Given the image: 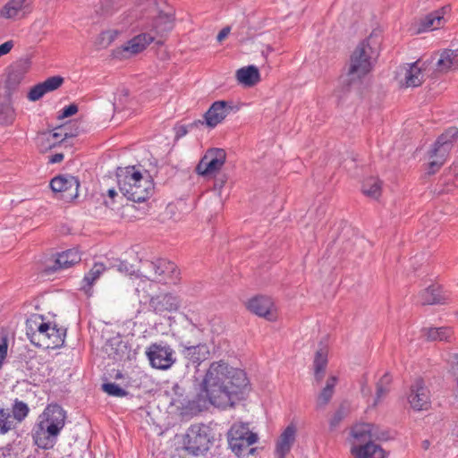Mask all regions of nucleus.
<instances>
[{
  "instance_id": "f257e3e1",
  "label": "nucleus",
  "mask_w": 458,
  "mask_h": 458,
  "mask_svg": "<svg viewBox=\"0 0 458 458\" xmlns=\"http://www.w3.org/2000/svg\"><path fill=\"white\" fill-rule=\"evenodd\" d=\"M199 386L210 404L225 409L243 398L249 379L242 369L221 360L210 363Z\"/></svg>"
},
{
  "instance_id": "f03ea898",
  "label": "nucleus",
  "mask_w": 458,
  "mask_h": 458,
  "mask_svg": "<svg viewBox=\"0 0 458 458\" xmlns=\"http://www.w3.org/2000/svg\"><path fill=\"white\" fill-rule=\"evenodd\" d=\"M66 412L57 403L48 404L32 428L33 444L43 450L54 448L65 425Z\"/></svg>"
},
{
  "instance_id": "7ed1b4c3",
  "label": "nucleus",
  "mask_w": 458,
  "mask_h": 458,
  "mask_svg": "<svg viewBox=\"0 0 458 458\" xmlns=\"http://www.w3.org/2000/svg\"><path fill=\"white\" fill-rule=\"evenodd\" d=\"M117 184L121 193L133 202H144L154 192V182L143 177L135 166L118 167Z\"/></svg>"
},
{
  "instance_id": "20e7f679",
  "label": "nucleus",
  "mask_w": 458,
  "mask_h": 458,
  "mask_svg": "<svg viewBox=\"0 0 458 458\" xmlns=\"http://www.w3.org/2000/svg\"><path fill=\"white\" fill-rule=\"evenodd\" d=\"M370 38L362 40L351 55V64L347 77L344 83V89L348 91L353 83H360V80L372 69L371 59L375 53L369 44Z\"/></svg>"
},
{
  "instance_id": "39448f33",
  "label": "nucleus",
  "mask_w": 458,
  "mask_h": 458,
  "mask_svg": "<svg viewBox=\"0 0 458 458\" xmlns=\"http://www.w3.org/2000/svg\"><path fill=\"white\" fill-rule=\"evenodd\" d=\"M212 428L203 423L191 425L183 437V448L191 455L199 456L209 450L213 444Z\"/></svg>"
},
{
  "instance_id": "423d86ee",
  "label": "nucleus",
  "mask_w": 458,
  "mask_h": 458,
  "mask_svg": "<svg viewBox=\"0 0 458 458\" xmlns=\"http://www.w3.org/2000/svg\"><path fill=\"white\" fill-rule=\"evenodd\" d=\"M457 139L456 127L448 128L437 139L432 149L428 152L429 157L433 158L428 164V174H434L440 169Z\"/></svg>"
},
{
  "instance_id": "0eeeda50",
  "label": "nucleus",
  "mask_w": 458,
  "mask_h": 458,
  "mask_svg": "<svg viewBox=\"0 0 458 458\" xmlns=\"http://www.w3.org/2000/svg\"><path fill=\"white\" fill-rule=\"evenodd\" d=\"M258 441V435L250 430L248 423H235L228 432V443L237 456Z\"/></svg>"
},
{
  "instance_id": "6e6552de",
  "label": "nucleus",
  "mask_w": 458,
  "mask_h": 458,
  "mask_svg": "<svg viewBox=\"0 0 458 458\" xmlns=\"http://www.w3.org/2000/svg\"><path fill=\"white\" fill-rule=\"evenodd\" d=\"M174 349L166 343L151 344L146 350L150 365L157 369H170L176 361Z\"/></svg>"
},
{
  "instance_id": "1a4fd4ad",
  "label": "nucleus",
  "mask_w": 458,
  "mask_h": 458,
  "mask_svg": "<svg viewBox=\"0 0 458 458\" xmlns=\"http://www.w3.org/2000/svg\"><path fill=\"white\" fill-rule=\"evenodd\" d=\"M148 267L153 272L151 275L153 281L165 284H175L179 281L180 271L170 260L158 259L148 262Z\"/></svg>"
},
{
  "instance_id": "9d476101",
  "label": "nucleus",
  "mask_w": 458,
  "mask_h": 458,
  "mask_svg": "<svg viewBox=\"0 0 458 458\" xmlns=\"http://www.w3.org/2000/svg\"><path fill=\"white\" fill-rule=\"evenodd\" d=\"M226 160V152L223 148H209L195 167V172L201 176H208L221 170Z\"/></svg>"
},
{
  "instance_id": "9b49d317",
  "label": "nucleus",
  "mask_w": 458,
  "mask_h": 458,
  "mask_svg": "<svg viewBox=\"0 0 458 458\" xmlns=\"http://www.w3.org/2000/svg\"><path fill=\"white\" fill-rule=\"evenodd\" d=\"M80 181L72 175H58L50 182V188L59 198L66 202H71L78 197Z\"/></svg>"
},
{
  "instance_id": "f8f14e48",
  "label": "nucleus",
  "mask_w": 458,
  "mask_h": 458,
  "mask_svg": "<svg viewBox=\"0 0 458 458\" xmlns=\"http://www.w3.org/2000/svg\"><path fill=\"white\" fill-rule=\"evenodd\" d=\"M154 39L155 37L150 33H140L130 39L126 44L114 49L113 56L117 59L129 58L132 55L143 51Z\"/></svg>"
},
{
  "instance_id": "ddd939ff",
  "label": "nucleus",
  "mask_w": 458,
  "mask_h": 458,
  "mask_svg": "<svg viewBox=\"0 0 458 458\" xmlns=\"http://www.w3.org/2000/svg\"><path fill=\"white\" fill-rule=\"evenodd\" d=\"M247 308L253 314L268 321H275L277 318V311L270 297L255 296L248 301Z\"/></svg>"
},
{
  "instance_id": "4468645a",
  "label": "nucleus",
  "mask_w": 458,
  "mask_h": 458,
  "mask_svg": "<svg viewBox=\"0 0 458 458\" xmlns=\"http://www.w3.org/2000/svg\"><path fill=\"white\" fill-rule=\"evenodd\" d=\"M233 109L232 102L225 100L215 101L204 114L203 124L205 123L209 128H215L225 120Z\"/></svg>"
},
{
  "instance_id": "2eb2a0df",
  "label": "nucleus",
  "mask_w": 458,
  "mask_h": 458,
  "mask_svg": "<svg viewBox=\"0 0 458 458\" xmlns=\"http://www.w3.org/2000/svg\"><path fill=\"white\" fill-rule=\"evenodd\" d=\"M408 400L415 411L427 410L429 407V391L424 386L422 379H417L411 386Z\"/></svg>"
},
{
  "instance_id": "dca6fc26",
  "label": "nucleus",
  "mask_w": 458,
  "mask_h": 458,
  "mask_svg": "<svg viewBox=\"0 0 458 458\" xmlns=\"http://www.w3.org/2000/svg\"><path fill=\"white\" fill-rule=\"evenodd\" d=\"M149 307L157 314L176 311L180 307V300L172 293H160L150 298Z\"/></svg>"
},
{
  "instance_id": "f3484780",
  "label": "nucleus",
  "mask_w": 458,
  "mask_h": 458,
  "mask_svg": "<svg viewBox=\"0 0 458 458\" xmlns=\"http://www.w3.org/2000/svg\"><path fill=\"white\" fill-rule=\"evenodd\" d=\"M81 259V254L76 249H70L65 251L57 254L56 259L54 261V265L52 267H46L45 272L47 274H52L58 269L68 268L77 263H79Z\"/></svg>"
},
{
  "instance_id": "a211bd4d",
  "label": "nucleus",
  "mask_w": 458,
  "mask_h": 458,
  "mask_svg": "<svg viewBox=\"0 0 458 458\" xmlns=\"http://www.w3.org/2000/svg\"><path fill=\"white\" fill-rule=\"evenodd\" d=\"M180 352L188 363H192L196 368L210 358L209 347L205 343L196 346L190 345L187 350H180Z\"/></svg>"
},
{
  "instance_id": "6ab92c4d",
  "label": "nucleus",
  "mask_w": 458,
  "mask_h": 458,
  "mask_svg": "<svg viewBox=\"0 0 458 458\" xmlns=\"http://www.w3.org/2000/svg\"><path fill=\"white\" fill-rule=\"evenodd\" d=\"M208 404H210L208 398L200 391L192 399L182 403L181 413L183 416L193 417L207 409Z\"/></svg>"
},
{
  "instance_id": "aec40b11",
  "label": "nucleus",
  "mask_w": 458,
  "mask_h": 458,
  "mask_svg": "<svg viewBox=\"0 0 458 458\" xmlns=\"http://www.w3.org/2000/svg\"><path fill=\"white\" fill-rule=\"evenodd\" d=\"M296 428L293 424H290L280 435L276 446V452L278 458H285L286 454L295 441Z\"/></svg>"
},
{
  "instance_id": "412c9836",
  "label": "nucleus",
  "mask_w": 458,
  "mask_h": 458,
  "mask_svg": "<svg viewBox=\"0 0 458 458\" xmlns=\"http://www.w3.org/2000/svg\"><path fill=\"white\" fill-rule=\"evenodd\" d=\"M174 13L171 7L169 10H160L158 14L154 18L152 29L157 34L163 35L171 31L174 28Z\"/></svg>"
},
{
  "instance_id": "4be33fe9",
  "label": "nucleus",
  "mask_w": 458,
  "mask_h": 458,
  "mask_svg": "<svg viewBox=\"0 0 458 458\" xmlns=\"http://www.w3.org/2000/svg\"><path fill=\"white\" fill-rule=\"evenodd\" d=\"M420 301L422 305L444 304L446 301L440 285L432 284L420 293Z\"/></svg>"
},
{
  "instance_id": "5701e85b",
  "label": "nucleus",
  "mask_w": 458,
  "mask_h": 458,
  "mask_svg": "<svg viewBox=\"0 0 458 458\" xmlns=\"http://www.w3.org/2000/svg\"><path fill=\"white\" fill-rule=\"evenodd\" d=\"M352 453L356 455V458H386V452L372 441H368L363 445L353 446Z\"/></svg>"
},
{
  "instance_id": "b1692460",
  "label": "nucleus",
  "mask_w": 458,
  "mask_h": 458,
  "mask_svg": "<svg viewBox=\"0 0 458 458\" xmlns=\"http://www.w3.org/2000/svg\"><path fill=\"white\" fill-rule=\"evenodd\" d=\"M24 79V72L21 69H12L8 72L4 81V93L2 97L13 98L14 92Z\"/></svg>"
},
{
  "instance_id": "393cba45",
  "label": "nucleus",
  "mask_w": 458,
  "mask_h": 458,
  "mask_svg": "<svg viewBox=\"0 0 458 458\" xmlns=\"http://www.w3.org/2000/svg\"><path fill=\"white\" fill-rule=\"evenodd\" d=\"M127 350V345L124 342L118 338H112L106 341L103 346V352L106 356L114 361L123 360Z\"/></svg>"
},
{
  "instance_id": "a878e982",
  "label": "nucleus",
  "mask_w": 458,
  "mask_h": 458,
  "mask_svg": "<svg viewBox=\"0 0 458 458\" xmlns=\"http://www.w3.org/2000/svg\"><path fill=\"white\" fill-rule=\"evenodd\" d=\"M236 79L241 84L246 87H252L260 81L259 71L254 65L242 67L237 70Z\"/></svg>"
},
{
  "instance_id": "bb28decb",
  "label": "nucleus",
  "mask_w": 458,
  "mask_h": 458,
  "mask_svg": "<svg viewBox=\"0 0 458 458\" xmlns=\"http://www.w3.org/2000/svg\"><path fill=\"white\" fill-rule=\"evenodd\" d=\"M422 332L428 341L451 342L454 335L450 327H426L422 329Z\"/></svg>"
},
{
  "instance_id": "cd10ccee",
  "label": "nucleus",
  "mask_w": 458,
  "mask_h": 458,
  "mask_svg": "<svg viewBox=\"0 0 458 458\" xmlns=\"http://www.w3.org/2000/svg\"><path fill=\"white\" fill-rule=\"evenodd\" d=\"M16 117L15 110L13 106V98L0 96V125L8 126L13 123Z\"/></svg>"
},
{
  "instance_id": "c85d7f7f",
  "label": "nucleus",
  "mask_w": 458,
  "mask_h": 458,
  "mask_svg": "<svg viewBox=\"0 0 458 458\" xmlns=\"http://www.w3.org/2000/svg\"><path fill=\"white\" fill-rule=\"evenodd\" d=\"M105 271L106 266L103 263H95L90 270L85 274L81 289L88 293L91 290L94 283Z\"/></svg>"
},
{
  "instance_id": "c756f323",
  "label": "nucleus",
  "mask_w": 458,
  "mask_h": 458,
  "mask_svg": "<svg viewBox=\"0 0 458 458\" xmlns=\"http://www.w3.org/2000/svg\"><path fill=\"white\" fill-rule=\"evenodd\" d=\"M458 67V55L451 49L444 50L437 62V69L439 72H447L451 68Z\"/></svg>"
},
{
  "instance_id": "7c9ffc66",
  "label": "nucleus",
  "mask_w": 458,
  "mask_h": 458,
  "mask_svg": "<svg viewBox=\"0 0 458 458\" xmlns=\"http://www.w3.org/2000/svg\"><path fill=\"white\" fill-rule=\"evenodd\" d=\"M313 365L315 379L319 383L324 377L327 365V351L326 349L321 348L316 352Z\"/></svg>"
},
{
  "instance_id": "2f4dec72",
  "label": "nucleus",
  "mask_w": 458,
  "mask_h": 458,
  "mask_svg": "<svg viewBox=\"0 0 458 458\" xmlns=\"http://www.w3.org/2000/svg\"><path fill=\"white\" fill-rule=\"evenodd\" d=\"M337 380L338 379L335 376H331L327 378L326 386L321 390L317 397L318 408H324L330 402L333 397Z\"/></svg>"
},
{
  "instance_id": "473e14b6",
  "label": "nucleus",
  "mask_w": 458,
  "mask_h": 458,
  "mask_svg": "<svg viewBox=\"0 0 458 458\" xmlns=\"http://www.w3.org/2000/svg\"><path fill=\"white\" fill-rule=\"evenodd\" d=\"M44 318L42 315L32 314L26 320V335L32 344V340L35 342L37 338V333L39 329L45 328Z\"/></svg>"
},
{
  "instance_id": "72a5a7b5",
  "label": "nucleus",
  "mask_w": 458,
  "mask_h": 458,
  "mask_svg": "<svg viewBox=\"0 0 458 458\" xmlns=\"http://www.w3.org/2000/svg\"><path fill=\"white\" fill-rule=\"evenodd\" d=\"M66 335V329L64 327H57L54 325L49 334L48 342H46L43 348L45 349H56L64 345Z\"/></svg>"
},
{
  "instance_id": "f704fd0d",
  "label": "nucleus",
  "mask_w": 458,
  "mask_h": 458,
  "mask_svg": "<svg viewBox=\"0 0 458 458\" xmlns=\"http://www.w3.org/2000/svg\"><path fill=\"white\" fill-rule=\"evenodd\" d=\"M374 429L373 424L360 423L352 428V435L356 440L367 443L373 438Z\"/></svg>"
},
{
  "instance_id": "c9c22d12",
  "label": "nucleus",
  "mask_w": 458,
  "mask_h": 458,
  "mask_svg": "<svg viewBox=\"0 0 458 458\" xmlns=\"http://www.w3.org/2000/svg\"><path fill=\"white\" fill-rule=\"evenodd\" d=\"M201 332L196 328L191 327L188 330V332L182 335L179 342L180 350H187L190 345H199L202 343Z\"/></svg>"
},
{
  "instance_id": "e433bc0d",
  "label": "nucleus",
  "mask_w": 458,
  "mask_h": 458,
  "mask_svg": "<svg viewBox=\"0 0 458 458\" xmlns=\"http://www.w3.org/2000/svg\"><path fill=\"white\" fill-rule=\"evenodd\" d=\"M406 87H418L423 81L421 69L417 66V62L410 65L404 76Z\"/></svg>"
},
{
  "instance_id": "4c0bfd02",
  "label": "nucleus",
  "mask_w": 458,
  "mask_h": 458,
  "mask_svg": "<svg viewBox=\"0 0 458 458\" xmlns=\"http://www.w3.org/2000/svg\"><path fill=\"white\" fill-rule=\"evenodd\" d=\"M362 192L372 199H378L381 195V181L375 177L365 180L362 183Z\"/></svg>"
},
{
  "instance_id": "58836bf2",
  "label": "nucleus",
  "mask_w": 458,
  "mask_h": 458,
  "mask_svg": "<svg viewBox=\"0 0 458 458\" xmlns=\"http://www.w3.org/2000/svg\"><path fill=\"white\" fill-rule=\"evenodd\" d=\"M443 19V14H441L438 11L428 13L420 20L419 30L425 31L428 30L437 29L441 25Z\"/></svg>"
},
{
  "instance_id": "ea45409f",
  "label": "nucleus",
  "mask_w": 458,
  "mask_h": 458,
  "mask_svg": "<svg viewBox=\"0 0 458 458\" xmlns=\"http://www.w3.org/2000/svg\"><path fill=\"white\" fill-rule=\"evenodd\" d=\"M27 0H10L0 11V15L6 19H12L18 15L25 6Z\"/></svg>"
},
{
  "instance_id": "a19ab883",
  "label": "nucleus",
  "mask_w": 458,
  "mask_h": 458,
  "mask_svg": "<svg viewBox=\"0 0 458 458\" xmlns=\"http://www.w3.org/2000/svg\"><path fill=\"white\" fill-rule=\"evenodd\" d=\"M392 384V376L389 373H385L380 379L377 381L376 388V399L375 405L377 402H379L382 398H384L390 391V386Z\"/></svg>"
},
{
  "instance_id": "79ce46f5",
  "label": "nucleus",
  "mask_w": 458,
  "mask_h": 458,
  "mask_svg": "<svg viewBox=\"0 0 458 458\" xmlns=\"http://www.w3.org/2000/svg\"><path fill=\"white\" fill-rule=\"evenodd\" d=\"M30 412V408L27 403L19 399H15L12 406V418L17 422H21L25 420Z\"/></svg>"
},
{
  "instance_id": "37998d69",
  "label": "nucleus",
  "mask_w": 458,
  "mask_h": 458,
  "mask_svg": "<svg viewBox=\"0 0 458 458\" xmlns=\"http://www.w3.org/2000/svg\"><path fill=\"white\" fill-rule=\"evenodd\" d=\"M15 428V422L8 409L0 408V435H5Z\"/></svg>"
},
{
  "instance_id": "c03bdc74",
  "label": "nucleus",
  "mask_w": 458,
  "mask_h": 458,
  "mask_svg": "<svg viewBox=\"0 0 458 458\" xmlns=\"http://www.w3.org/2000/svg\"><path fill=\"white\" fill-rule=\"evenodd\" d=\"M50 137V131H43L38 134L36 143L40 152H46L55 147V141Z\"/></svg>"
},
{
  "instance_id": "a18cd8bd",
  "label": "nucleus",
  "mask_w": 458,
  "mask_h": 458,
  "mask_svg": "<svg viewBox=\"0 0 458 458\" xmlns=\"http://www.w3.org/2000/svg\"><path fill=\"white\" fill-rule=\"evenodd\" d=\"M64 80L62 76L56 75L47 78L43 82H40L39 85L41 86L45 94H47L60 88L64 83Z\"/></svg>"
},
{
  "instance_id": "49530a36",
  "label": "nucleus",
  "mask_w": 458,
  "mask_h": 458,
  "mask_svg": "<svg viewBox=\"0 0 458 458\" xmlns=\"http://www.w3.org/2000/svg\"><path fill=\"white\" fill-rule=\"evenodd\" d=\"M67 126H59L55 129V131H50V137L54 141H55V146L62 143L64 140L69 138H73L74 133L67 131Z\"/></svg>"
},
{
  "instance_id": "de8ad7c7",
  "label": "nucleus",
  "mask_w": 458,
  "mask_h": 458,
  "mask_svg": "<svg viewBox=\"0 0 458 458\" xmlns=\"http://www.w3.org/2000/svg\"><path fill=\"white\" fill-rule=\"evenodd\" d=\"M43 325L45 326V328H43V329L40 328L39 332L37 333V338H36L35 342L32 340V344L37 347H43V345H45L46 342H48L47 336H49L52 326L49 322H45V321H44Z\"/></svg>"
},
{
  "instance_id": "09e8293b",
  "label": "nucleus",
  "mask_w": 458,
  "mask_h": 458,
  "mask_svg": "<svg viewBox=\"0 0 458 458\" xmlns=\"http://www.w3.org/2000/svg\"><path fill=\"white\" fill-rule=\"evenodd\" d=\"M102 389L108 395L115 396V397H123L128 394V392L123 388L120 387L115 383H104L102 385Z\"/></svg>"
},
{
  "instance_id": "8fccbe9b",
  "label": "nucleus",
  "mask_w": 458,
  "mask_h": 458,
  "mask_svg": "<svg viewBox=\"0 0 458 458\" xmlns=\"http://www.w3.org/2000/svg\"><path fill=\"white\" fill-rule=\"evenodd\" d=\"M347 412H348V411H347V408L345 407V405L344 403L341 404L330 420L329 426H330L331 430H334L336 427H338L340 422L347 415Z\"/></svg>"
},
{
  "instance_id": "3c124183",
  "label": "nucleus",
  "mask_w": 458,
  "mask_h": 458,
  "mask_svg": "<svg viewBox=\"0 0 458 458\" xmlns=\"http://www.w3.org/2000/svg\"><path fill=\"white\" fill-rule=\"evenodd\" d=\"M203 122L201 120L194 121L193 123L188 124V125H177L174 127L175 131V139H180L183 136H185L190 129H192L194 127H199V125H202Z\"/></svg>"
},
{
  "instance_id": "603ef678",
  "label": "nucleus",
  "mask_w": 458,
  "mask_h": 458,
  "mask_svg": "<svg viewBox=\"0 0 458 458\" xmlns=\"http://www.w3.org/2000/svg\"><path fill=\"white\" fill-rule=\"evenodd\" d=\"M44 95L45 92L39 83H38L30 89L27 97L29 100L35 102L39 100Z\"/></svg>"
},
{
  "instance_id": "864d4df0",
  "label": "nucleus",
  "mask_w": 458,
  "mask_h": 458,
  "mask_svg": "<svg viewBox=\"0 0 458 458\" xmlns=\"http://www.w3.org/2000/svg\"><path fill=\"white\" fill-rule=\"evenodd\" d=\"M78 112V106L76 104H71L64 106L57 116L58 119H64L75 114Z\"/></svg>"
},
{
  "instance_id": "5fc2aeb1",
  "label": "nucleus",
  "mask_w": 458,
  "mask_h": 458,
  "mask_svg": "<svg viewBox=\"0 0 458 458\" xmlns=\"http://www.w3.org/2000/svg\"><path fill=\"white\" fill-rule=\"evenodd\" d=\"M117 267L120 272L125 273L126 275H133L136 271L134 266L125 260L120 261Z\"/></svg>"
},
{
  "instance_id": "6e6d98bb",
  "label": "nucleus",
  "mask_w": 458,
  "mask_h": 458,
  "mask_svg": "<svg viewBox=\"0 0 458 458\" xmlns=\"http://www.w3.org/2000/svg\"><path fill=\"white\" fill-rule=\"evenodd\" d=\"M62 126H67V131L74 133V137L78 136L81 131L80 127V122L77 120L71 121L70 123L63 124Z\"/></svg>"
},
{
  "instance_id": "4d7b16f0",
  "label": "nucleus",
  "mask_w": 458,
  "mask_h": 458,
  "mask_svg": "<svg viewBox=\"0 0 458 458\" xmlns=\"http://www.w3.org/2000/svg\"><path fill=\"white\" fill-rule=\"evenodd\" d=\"M7 342L5 339L3 340V342L0 344V369L3 366V362L7 355Z\"/></svg>"
},
{
  "instance_id": "13d9d810",
  "label": "nucleus",
  "mask_w": 458,
  "mask_h": 458,
  "mask_svg": "<svg viewBox=\"0 0 458 458\" xmlns=\"http://www.w3.org/2000/svg\"><path fill=\"white\" fill-rule=\"evenodd\" d=\"M13 47V40L6 41L0 45V56L8 54Z\"/></svg>"
},
{
  "instance_id": "bf43d9fd",
  "label": "nucleus",
  "mask_w": 458,
  "mask_h": 458,
  "mask_svg": "<svg viewBox=\"0 0 458 458\" xmlns=\"http://www.w3.org/2000/svg\"><path fill=\"white\" fill-rule=\"evenodd\" d=\"M373 438L377 440H387L389 438L387 431L378 432L377 428L375 427Z\"/></svg>"
},
{
  "instance_id": "052dcab7",
  "label": "nucleus",
  "mask_w": 458,
  "mask_h": 458,
  "mask_svg": "<svg viewBox=\"0 0 458 458\" xmlns=\"http://www.w3.org/2000/svg\"><path fill=\"white\" fill-rule=\"evenodd\" d=\"M116 32L106 31L101 34L103 40H107V44H110L115 37Z\"/></svg>"
},
{
  "instance_id": "680f3d73",
  "label": "nucleus",
  "mask_w": 458,
  "mask_h": 458,
  "mask_svg": "<svg viewBox=\"0 0 458 458\" xmlns=\"http://www.w3.org/2000/svg\"><path fill=\"white\" fill-rule=\"evenodd\" d=\"M229 32H230V27L223 28L216 37L217 41L221 42L224 38H225L228 36Z\"/></svg>"
},
{
  "instance_id": "e2e57ef3",
  "label": "nucleus",
  "mask_w": 458,
  "mask_h": 458,
  "mask_svg": "<svg viewBox=\"0 0 458 458\" xmlns=\"http://www.w3.org/2000/svg\"><path fill=\"white\" fill-rule=\"evenodd\" d=\"M64 160V154L56 153L49 157V163L55 164L60 163Z\"/></svg>"
},
{
  "instance_id": "0e129e2a",
  "label": "nucleus",
  "mask_w": 458,
  "mask_h": 458,
  "mask_svg": "<svg viewBox=\"0 0 458 458\" xmlns=\"http://www.w3.org/2000/svg\"><path fill=\"white\" fill-rule=\"evenodd\" d=\"M367 384H368L367 378H364V380L362 382V386H361V393L363 394H370V389L367 386Z\"/></svg>"
},
{
  "instance_id": "69168bd1",
  "label": "nucleus",
  "mask_w": 458,
  "mask_h": 458,
  "mask_svg": "<svg viewBox=\"0 0 458 458\" xmlns=\"http://www.w3.org/2000/svg\"><path fill=\"white\" fill-rule=\"evenodd\" d=\"M455 363L453 367L454 375H455V380L456 384H458V354H454Z\"/></svg>"
},
{
  "instance_id": "338daca9",
  "label": "nucleus",
  "mask_w": 458,
  "mask_h": 458,
  "mask_svg": "<svg viewBox=\"0 0 458 458\" xmlns=\"http://www.w3.org/2000/svg\"><path fill=\"white\" fill-rule=\"evenodd\" d=\"M225 182V180L221 179V178H216V181H215L214 186H215L216 189H219L220 190V189L223 188Z\"/></svg>"
},
{
  "instance_id": "774afa93",
  "label": "nucleus",
  "mask_w": 458,
  "mask_h": 458,
  "mask_svg": "<svg viewBox=\"0 0 458 458\" xmlns=\"http://www.w3.org/2000/svg\"><path fill=\"white\" fill-rule=\"evenodd\" d=\"M107 195L112 199V202H114V199L115 196H117V192L114 189H109L107 191Z\"/></svg>"
}]
</instances>
